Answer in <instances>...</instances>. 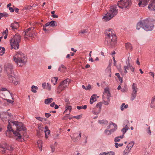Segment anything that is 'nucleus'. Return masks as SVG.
<instances>
[{
	"mask_svg": "<svg viewBox=\"0 0 155 155\" xmlns=\"http://www.w3.org/2000/svg\"><path fill=\"white\" fill-rule=\"evenodd\" d=\"M14 69V66L11 63H8L4 66L5 72L7 75L10 81L15 85H17L20 83V81L15 77Z\"/></svg>",
	"mask_w": 155,
	"mask_h": 155,
	"instance_id": "nucleus-1",
	"label": "nucleus"
},
{
	"mask_svg": "<svg viewBox=\"0 0 155 155\" xmlns=\"http://www.w3.org/2000/svg\"><path fill=\"white\" fill-rule=\"evenodd\" d=\"M21 127H17V129L15 131H14V130L12 129V127L11 125H8L7 127V130L5 132L6 135L7 137H10L11 136V132H13L14 135L17 137L16 138V140H19L21 139V131L22 130L25 131L26 130V128L22 126Z\"/></svg>",
	"mask_w": 155,
	"mask_h": 155,
	"instance_id": "nucleus-2",
	"label": "nucleus"
},
{
	"mask_svg": "<svg viewBox=\"0 0 155 155\" xmlns=\"http://www.w3.org/2000/svg\"><path fill=\"white\" fill-rule=\"evenodd\" d=\"M106 36L104 41L105 44L108 46L110 48L114 47L117 43L116 35L114 34H113L111 30L109 29Z\"/></svg>",
	"mask_w": 155,
	"mask_h": 155,
	"instance_id": "nucleus-3",
	"label": "nucleus"
},
{
	"mask_svg": "<svg viewBox=\"0 0 155 155\" xmlns=\"http://www.w3.org/2000/svg\"><path fill=\"white\" fill-rule=\"evenodd\" d=\"M26 58L25 54L21 51L16 53L13 57L14 61L19 67L22 66L25 64Z\"/></svg>",
	"mask_w": 155,
	"mask_h": 155,
	"instance_id": "nucleus-4",
	"label": "nucleus"
},
{
	"mask_svg": "<svg viewBox=\"0 0 155 155\" xmlns=\"http://www.w3.org/2000/svg\"><path fill=\"white\" fill-rule=\"evenodd\" d=\"M118 12L117 6L114 5L110 7V9L103 18L105 21H108L116 15Z\"/></svg>",
	"mask_w": 155,
	"mask_h": 155,
	"instance_id": "nucleus-5",
	"label": "nucleus"
},
{
	"mask_svg": "<svg viewBox=\"0 0 155 155\" xmlns=\"http://www.w3.org/2000/svg\"><path fill=\"white\" fill-rule=\"evenodd\" d=\"M21 40V36L18 33L14 35L10 40L11 49L14 48L15 50L19 49V43Z\"/></svg>",
	"mask_w": 155,
	"mask_h": 155,
	"instance_id": "nucleus-6",
	"label": "nucleus"
},
{
	"mask_svg": "<svg viewBox=\"0 0 155 155\" xmlns=\"http://www.w3.org/2000/svg\"><path fill=\"white\" fill-rule=\"evenodd\" d=\"M110 93L108 88H105L104 89V91L102 96V98L104 99V104L107 105L110 102Z\"/></svg>",
	"mask_w": 155,
	"mask_h": 155,
	"instance_id": "nucleus-7",
	"label": "nucleus"
},
{
	"mask_svg": "<svg viewBox=\"0 0 155 155\" xmlns=\"http://www.w3.org/2000/svg\"><path fill=\"white\" fill-rule=\"evenodd\" d=\"M142 23L143 25V29L146 31H151L153 30L154 25L148 19L143 20Z\"/></svg>",
	"mask_w": 155,
	"mask_h": 155,
	"instance_id": "nucleus-8",
	"label": "nucleus"
},
{
	"mask_svg": "<svg viewBox=\"0 0 155 155\" xmlns=\"http://www.w3.org/2000/svg\"><path fill=\"white\" fill-rule=\"evenodd\" d=\"M34 29V27H31L26 29L24 32V38L28 39V37H30L31 39H33L34 38V35H35Z\"/></svg>",
	"mask_w": 155,
	"mask_h": 155,
	"instance_id": "nucleus-9",
	"label": "nucleus"
},
{
	"mask_svg": "<svg viewBox=\"0 0 155 155\" xmlns=\"http://www.w3.org/2000/svg\"><path fill=\"white\" fill-rule=\"evenodd\" d=\"M131 0H120L117 3L118 6L121 9L127 8L131 5Z\"/></svg>",
	"mask_w": 155,
	"mask_h": 155,
	"instance_id": "nucleus-10",
	"label": "nucleus"
},
{
	"mask_svg": "<svg viewBox=\"0 0 155 155\" xmlns=\"http://www.w3.org/2000/svg\"><path fill=\"white\" fill-rule=\"evenodd\" d=\"M6 149L9 151H12L13 148L12 146L9 145L6 143L0 144V152L2 154L6 153Z\"/></svg>",
	"mask_w": 155,
	"mask_h": 155,
	"instance_id": "nucleus-11",
	"label": "nucleus"
},
{
	"mask_svg": "<svg viewBox=\"0 0 155 155\" xmlns=\"http://www.w3.org/2000/svg\"><path fill=\"white\" fill-rule=\"evenodd\" d=\"M132 92L131 94V100L133 101L137 96V92L138 90L137 84L135 83H133L132 85Z\"/></svg>",
	"mask_w": 155,
	"mask_h": 155,
	"instance_id": "nucleus-12",
	"label": "nucleus"
},
{
	"mask_svg": "<svg viewBox=\"0 0 155 155\" xmlns=\"http://www.w3.org/2000/svg\"><path fill=\"white\" fill-rule=\"evenodd\" d=\"M67 80L68 79H66L61 82L57 89L58 93H60L61 91L67 87L68 85Z\"/></svg>",
	"mask_w": 155,
	"mask_h": 155,
	"instance_id": "nucleus-13",
	"label": "nucleus"
},
{
	"mask_svg": "<svg viewBox=\"0 0 155 155\" xmlns=\"http://www.w3.org/2000/svg\"><path fill=\"white\" fill-rule=\"evenodd\" d=\"M102 103V102H99L97 103L95 107L93 108L92 112L93 114L97 115L99 114L101 110Z\"/></svg>",
	"mask_w": 155,
	"mask_h": 155,
	"instance_id": "nucleus-14",
	"label": "nucleus"
},
{
	"mask_svg": "<svg viewBox=\"0 0 155 155\" xmlns=\"http://www.w3.org/2000/svg\"><path fill=\"white\" fill-rule=\"evenodd\" d=\"M81 136V133L80 131H78V132L75 133L72 135L71 136V139L74 141L80 139Z\"/></svg>",
	"mask_w": 155,
	"mask_h": 155,
	"instance_id": "nucleus-15",
	"label": "nucleus"
},
{
	"mask_svg": "<svg viewBox=\"0 0 155 155\" xmlns=\"http://www.w3.org/2000/svg\"><path fill=\"white\" fill-rule=\"evenodd\" d=\"M138 2V4L139 7H144L146 6L148 3V0H137Z\"/></svg>",
	"mask_w": 155,
	"mask_h": 155,
	"instance_id": "nucleus-16",
	"label": "nucleus"
},
{
	"mask_svg": "<svg viewBox=\"0 0 155 155\" xmlns=\"http://www.w3.org/2000/svg\"><path fill=\"white\" fill-rule=\"evenodd\" d=\"M8 125H11L10 124L11 123H12L14 125H15L16 126H17V127H21V126H24L21 123L18 122V121H12V120H8Z\"/></svg>",
	"mask_w": 155,
	"mask_h": 155,
	"instance_id": "nucleus-17",
	"label": "nucleus"
},
{
	"mask_svg": "<svg viewBox=\"0 0 155 155\" xmlns=\"http://www.w3.org/2000/svg\"><path fill=\"white\" fill-rule=\"evenodd\" d=\"M148 8L149 9L155 11V0H151Z\"/></svg>",
	"mask_w": 155,
	"mask_h": 155,
	"instance_id": "nucleus-18",
	"label": "nucleus"
},
{
	"mask_svg": "<svg viewBox=\"0 0 155 155\" xmlns=\"http://www.w3.org/2000/svg\"><path fill=\"white\" fill-rule=\"evenodd\" d=\"M12 29L15 31L19 27V24L18 22L14 21V23H12L10 25Z\"/></svg>",
	"mask_w": 155,
	"mask_h": 155,
	"instance_id": "nucleus-19",
	"label": "nucleus"
},
{
	"mask_svg": "<svg viewBox=\"0 0 155 155\" xmlns=\"http://www.w3.org/2000/svg\"><path fill=\"white\" fill-rule=\"evenodd\" d=\"M97 95L96 94H93L90 99V102L91 104H92L93 103L96 101L97 99L96 98Z\"/></svg>",
	"mask_w": 155,
	"mask_h": 155,
	"instance_id": "nucleus-20",
	"label": "nucleus"
},
{
	"mask_svg": "<svg viewBox=\"0 0 155 155\" xmlns=\"http://www.w3.org/2000/svg\"><path fill=\"white\" fill-rule=\"evenodd\" d=\"M45 137L47 138L48 135L50 134V131L49 130L47 126H45Z\"/></svg>",
	"mask_w": 155,
	"mask_h": 155,
	"instance_id": "nucleus-21",
	"label": "nucleus"
},
{
	"mask_svg": "<svg viewBox=\"0 0 155 155\" xmlns=\"http://www.w3.org/2000/svg\"><path fill=\"white\" fill-rule=\"evenodd\" d=\"M150 107L152 108H155V95L152 97L150 104Z\"/></svg>",
	"mask_w": 155,
	"mask_h": 155,
	"instance_id": "nucleus-22",
	"label": "nucleus"
},
{
	"mask_svg": "<svg viewBox=\"0 0 155 155\" xmlns=\"http://www.w3.org/2000/svg\"><path fill=\"white\" fill-rule=\"evenodd\" d=\"M134 141H132L128 143L126 147V148L128 149V150H130L133 146L134 145Z\"/></svg>",
	"mask_w": 155,
	"mask_h": 155,
	"instance_id": "nucleus-23",
	"label": "nucleus"
},
{
	"mask_svg": "<svg viewBox=\"0 0 155 155\" xmlns=\"http://www.w3.org/2000/svg\"><path fill=\"white\" fill-rule=\"evenodd\" d=\"M67 69V68L63 64H61L59 67L58 71L61 72H64Z\"/></svg>",
	"mask_w": 155,
	"mask_h": 155,
	"instance_id": "nucleus-24",
	"label": "nucleus"
},
{
	"mask_svg": "<svg viewBox=\"0 0 155 155\" xmlns=\"http://www.w3.org/2000/svg\"><path fill=\"white\" fill-rule=\"evenodd\" d=\"M129 122L128 120H125L124 121L123 124V126L125 127L124 128H125L126 129L128 130L129 129V127H128V124Z\"/></svg>",
	"mask_w": 155,
	"mask_h": 155,
	"instance_id": "nucleus-25",
	"label": "nucleus"
},
{
	"mask_svg": "<svg viewBox=\"0 0 155 155\" xmlns=\"http://www.w3.org/2000/svg\"><path fill=\"white\" fill-rule=\"evenodd\" d=\"M37 143L38 147L40 149V151H42V141L41 140H38L37 142Z\"/></svg>",
	"mask_w": 155,
	"mask_h": 155,
	"instance_id": "nucleus-26",
	"label": "nucleus"
},
{
	"mask_svg": "<svg viewBox=\"0 0 155 155\" xmlns=\"http://www.w3.org/2000/svg\"><path fill=\"white\" fill-rule=\"evenodd\" d=\"M142 21H141L139 22L137 24V29L138 30H139L140 28L141 27L143 28V24L142 23Z\"/></svg>",
	"mask_w": 155,
	"mask_h": 155,
	"instance_id": "nucleus-27",
	"label": "nucleus"
},
{
	"mask_svg": "<svg viewBox=\"0 0 155 155\" xmlns=\"http://www.w3.org/2000/svg\"><path fill=\"white\" fill-rule=\"evenodd\" d=\"M128 107V104H125V103H123L120 106V109L122 111H123L124 109L127 108Z\"/></svg>",
	"mask_w": 155,
	"mask_h": 155,
	"instance_id": "nucleus-28",
	"label": "nucleus"
},
{
	"mask_svg": "<svg viewBox=\"0 0 155 155\" xmlns=\"http://www.w3.org/2000/svg\"><path fill=\"white\" fill-rule=\"evenodd\" d=\"M111 123L112 124V125L114 126V128L112 129H111L110 130V133H111V134L112 133L114 132L116 130V129H117V125L116 124H114V123Z\"/></svg>",
	"mask_w": 155,
	"mask_h": 155,
	"instance_id": "nucleus-29",
	"label": "nucleus"
},
{
	"mask_svg": "<svg viewBox=\"0 0 155 155\" xmlns=\"http://www.w3.org/2000/svg\"><path fill=\"white\" fill-rule=\"evenodd\" d=\"M53 101V99L52 98H50L45 99V103L48 104L50 103H51Z\"/></svg>",
	"mask_w": 155,
	"mask_h": 155,
	"instance_id": "nucleus-30",
	"label": "nucleus"
},
{
	"mask_svg": "<svg viewBox=\"0 0 155 155\" xmlns=\"http://www.w3.org/2000/svg\"><path fill=\"white\" fill-rule=\"evenodd\" d=\"M127 66H124V72L125 74H126L127 73V69H128L129 68H130L131 65L130 64H127Z\"/></svg>",
	"mask_w": 155,
	"mask_h": 155,
	"instance_id": "nucleus-31",
	"label": "nucleus"
},
{
	"mask_svg": "<svg viewBox=\"0 0 155 155\" xmlns=\"http://www.w3.org/2000/svg\"><path fill=\"white\" fill-rule=\"evenodd\" d=\"M31 88V91L34 93H36L37 92L36 90H38V89L37 86L34 85L32 86Z\"/></svg>",
	"mask_w": 155,
	"mask_h": 155,
	"instance_id": "nucleus-32",
	"label": "nucleus"
},
{
	"mask_svg": "<svg viewBox=\"0 0 155 155\" xmlns=\"http://www.w3.org/2000/svg\"><path fill=\"white\" fill-rule=\"evenodd\" d=\"M50 26L52 27L56 26L57 25V22L54 21H52L50 22Z\"/></svg>",
	"mask_w": 155,
	"mask_h": 155,
	"instance_id": "nucleus-33",
	"label": "nucleus"
},
{
	"mask_svg": "<svg viewBox=\"0 0 155 155\" xmlns=\"http://www.w3.org/2000/svg\"><path fill=\"white\" fill-rule=\"evenodd\" d=\"M125 47L127 49L131 50L132 49L131 45L129 43H127L126 44Z\"/></svg>",
	"mask_w": 155,
	"mask_h": 155,
	"instance_id": "nucleus-34",
	"label": "nucleus"
},
{
	"mask_svg": "<svg viewBox=\"0 0 155 155\" xmlns=\"http://www.w3.org/2000/svg\"><path fill=\"white\" fill-rule=\"evenodd\" d=\"M58 78L55 77L52 78L51 79V82L53 84L55 85L57 82Z\"/></svg>",
	"mask_w": 155,
	"mask_h": 155,
	"instance_id": "nucleus-35",
	"label": "nucleus"
},
{
	"mask_svg": "<svg viewBox=\"0 0 155 155\" xmlns=\"http://www.w3.org/2000/svg\"><path fill=\"white\" fill-rule=\"evenodd\" d=\"M99 123L100 124H108V121L106 120H99L98 121Z\"/></svg>",
	"mask_w": 155,
	"mask_h": 155,
	"instance_id": "nucleus-36",
	"label": "nucleus"
},
{
	"mask_svg": "<svg viewBox=\"0 0 155 155\" xmlns=\"http://www.w3.org/2000/svg\"><path fill=\"white\" fill-rule=\"evenodd\" d=\"M115 75L117 76L119 80L120 81V83L121 84L123 83L122 78H121L120 76V74L119 73H116L115 74Z\"/></svg>",
	"mask_w": 155,
	"mask_h": 155,
	"instance_id": "nucleus-37",
	"label": "nucleus"
},
{
	"mask_svg": "<svg viewBox=\"0 0 155 155\" xmlns=\"http://www.w3.org/2000/svg\"><path fill=\"white\" fill-rule=\"evenodd\" d=\"M77 107L78 110H80L81 109L85 110L87 109V106L86 105H84V106H78Z\"/></svg>",
	"mask_w": 155,
	"mask_h": 155,
	"instance_id": "nucleus-38",
	"label": "nucleus"
},
{
	"mask_svg": "<svg viewBox=\"0 0 155 155\" xmlns=\"http://www.w3.org/2000/svg\"><path fill=\"white\" fill-rule=\"evenodd\" d=\"M87 29H83L79 31V33L82 34H84V33H87Z\"/></svg>",
	"mask_w": 155,
	"mask_h": 155,
	"instance_id": "nucleus-39",
	"label": "nucleus"
},
{
	"mask_svg": "<svg viewBox=\"0 0 155 155\" xmlns=\"http://www.w3.org/2000/svg\"><path fill=\"white\" fill-rule=\"evenodd\" d=\"M81 117H82V115H79L73 116L72 118L69 117L68 118V119H71L72 118H75L77 119H79L81 118Z\"/></svg>",
	"mask_w": 155,
	"mask_h": 155,
	"instance_id": "nucleus-40",
	"label": "nucleus"
},
{
	"mask_svg": "<svg viewBox=\"0 0 155 155\" xmlns=\"http://www.w3.org/2000/svg\"><path fill=\"white\" fill-rule=\"evenodd\" d=\"M118 69L120 74L122 76H124V74L125 73L124 72V71H123V70L121 69V68H118Z\"/></svg>",
	"mask_w": 155,
	"mask_h": 155,
	"instance_id": "nucleus-41",
	"label": "nucleus"
},
{
	"mask_svg": "<svg viewBox=\"0 0 155 155\" xmlns=\"http://www.w3.org/2000/svg\"><path fill=\"white\" fill-rule=\"evenodd\" d=\"M5 49L4 47H2V49L0 51V55L2 56L5 53Z\"/></svg>",
	"mask_w": 155,
	"mask_h": 155,
	"instance_id": "nucleus-42",
	"label": "nucleus"
},
{
	"mask_svg": "<svg viewBox=\"0 0 155 155\" xmlns=\"http://www.w3.org/2000/svg\"><path fill=\"white\" fill-rule=\"evenodd\" d=\"M130 150H128V149H127V150H125L123 154L124 155H127L130 152Z\"/></svg>",
	"mask_w": 155,
	"mask_h": 155,
	"instance_id": "nucleus-43",
	"label": "nucleus"
},
{
	"mask_svg": "<svg viewBox=\"0 0 155 155\" xmlns=\"http://www.w3.org/2000/svg\"><path fill=\"white\" fill-rule=\"evenodd\" d=\"M106 71L107 73H110V66H108L106 70Z\"/></svg>",
	"mask_w": 155,
	"mask_h": 155,
	"instance_id": "nucleus-44",
	"label": "nucleus"
},
{
	"mask_svg": "<svg viewBox=\"0 0 155 155\" xmlns=\"http://www.w3.org/2000/svg\"><path fill=\"white\" fill-rule=\"evenodd\" d=\"M107 155H115V153L114 152L112 151H110L107 152Z\"/></svg>",
	"mask_w": 155,
	"mask_h": 155,
	"instance_id": "nucleus-45",
	"label": "nucleus"
},
{
	"mask_svg": "<svg viewBox=\"0 0 155 155\" xmlns=\"http://www.w3.org/2000/svg\"><path fill=\"white\" fill-rule=\"evenodd\" d=\"M104 133L107 135H109L111 134V133H110V130H108L107 129L105 130H104Z\"/></svg>",
	"mask_w": 155,
	"mask_h": 155,
	"instance_id": "nucleus-46",
	"label": "nucleus"
},
{
	"mask_svg": "<svg viewBox=\"0 0 155 155\" xmlns=\"http://www.w3.org/2000/svg\"><path fill=\"white\" fill-rule=\"evenodd\" d=\"M1 15L2 17H6L8 15V14L6 13L5 12H4L3 13H1Z\"/></svg>",
	"mask_w": 155,
	"mask_h": 155,
	"instance_id": "nucleus-47",
	"label": "nucleus"
},
{
	"mask_svg": "<svg viewBox=\"0 0 155 155\" xmlns=\"http://www.w3.org/2000/svg\"><path fill=\"white\" fill-rule=\"evenodd\" d=\"M120 140V139L118 137H118H115V138L114 139V141L115 142H118Z\"/></svg>",
	"mask_w": 155,
	"mask_h": 155,
	"instance_id": "nucleus-48",
	"label": "nucleus"
},
{
	"mask_svg": "<svg viewBox=\"0 0 155 155\" xmlns=\"http://www.w3.org/2000/svg\"><path fill=\"white\" fill-rule=\"evenodd\" d=\"M128 130L126 129L125 128H123L121 129V131L123 133V134L124 135V134Z\"/></svg>",
	"mask_w": 155,
	"mask_h": 155,
	"instance_id": "nucleus-49",
	"label": "nucleus"
},
{
	"mask_svg": "<svg viewBox=\"0 0 155 155\" xmlns=\"http://www.w3.org/2000/svg\"><path fill=\"white\" fill-rule=\"evenodd\" d=\"M68 119V115L67 114L63 117L62 118V120H66Z\"/></svg>",
	"mask_w": 155,
	"mask_h": 155,
	"instance_id": "nucleus-50",
	"label": "nucleus"
},
{
	"mask_svg": "<svg viewBox=\"0 0 155 155\" xmlns=\"http://www.w3.org/2000/svg\"><path fill=\"white\" fill-rule=\"evenodd\" d=\"M47 89L48 90L50 91L51 90V86L50 84L47 83Z\"/></svg>",
	"mask_w": 155,
	"mask_h": 155,
	"instance_id": "nucleus-51",
	"label": "nucleus"
},
{
	"mask_svg": "<svg viewBox=\"0 0 155 155\" xmlns=\"http://www.w3.org/2000/svg\"><path fill=\"white\" fill-rule=\"evenodd\" d=\"M75 52H71L70 53V54H68V58H70L71 56H73L74 55V53Z\"/></svg>",
	"mask_w": 155,
	"mask_h": 155,
	"instance_id": "nucleus-52",
	"label": "nucleus"
},
{
	"mask_svg": "<svg viewBox=\"0 0 155 155\" xmlns=\"http://www.w3.org/2000/svg\"><path fill=\"white\" fill-rule=\"evenodd\" d=\"M5 113H6V114H7V115L11 118H14V116L13 115H12L11 114H10L8 112H7V113L5 112Z\"/></svg>",
	"mask_w": 155,
	"mask_h": 155,
	"instance_id": "nucleus-53",
	"label": "nucleus"
},
{
	"mask_svg": "<svg viewBox=\"0 0 155 155\" xmlns=\"http://www.w3.org/2000/svg\"><path fill=\"white\" fill-rule=\"evenodd\" d=\"M51 151L52 152H53L55 150V147L53 145H51Z\"/></svg>",
	"mask_w": 155,
	"mask_h": 155,
	"instance_id": "nucleus-54",
	"label": "nucleus"
},
{
	"mask_svg": "<svg viewBox=\"0 0 155 155\" xmlns=\"http://www.w3.org/2000/svg\"><path fill=\"white\" fill-rule=\"evenodd\" d=\"M43 30H44V31H45V32L46 33H48L49 32V31L48 30H47L46 29V28H45L46 27L43 26Z\"/></svg>",
	"mask_w": 155,
	"mask_h": 155,
	"instance_id": "nucleus-55",
	"label": "nucleus"
},
{
	"mask_svg": "<svg viewBox=\"0 0 155 155\" xmlns=\"http://www.w3.org/2000/svg\"><path fill=\"white\" fill-rule=\"evenodd\" d=\"M41 120H40V121L42 122H45L47 120V119L45 118H42Z\"/></svg>",
	"mask_w": 155,
	"mask_h": 155,
	"instance_id": "nucleus-56",
	"label": "nucleus"
},
{
	"mask_svg": "<svg viewBox=\"0 0 155 155\" xmlns=\"http://www.w3.org/2000/svg\"><path fill=\"white\" fill-rule=\"evenodd\" d=\"M45 116L47 118H48L51 116V114L48 113H46L45 114Z\"/></svg>",
	"mask_w": 155,
	"mask_h": 155,
	"instance_id": "nucleus-57",
	"label": "nucleus"
},
{
	"mask_svg": "<svg viewBox=\"0 0 155 155\" xmlns=\"http://www.w3.org/2000/svg\"><path fill=\"white\" fill-rule=\"evenodd\" d=\"M130 70L133 72H134V69L135 68H133L132 65H131V66L130 68Z\"/></svg>",
	"mask_w": 155,
	"mask_h": 155,
	"instance_id": "nucleus-58",
	"label": "nucleus"
},
{
	"mask_svg": "<svg viewBox=\"0 0 155 155\" xmlns=\"http://www.w3.org/2000/svg\"><path fill=\"white\" fill-rule=\"evenodd\" d=\"M6 100L9 103H10L11 104H12L14 102L13 101H12L11 100H9V99H6Z\"/></svg>",
	"mask_w": 155,
	"mask_h": 155,
	"instance_id": "nucleus-59",
	"label": "nucleus"
},
{
	"mask_svg": "<svg viewBox=\"0 0 155 155\" xmlns=\"http://www.w3.org/2000/svg\"><path fill=\"white\" fill-rule=\"evenodd\" d=\"M9 10H10V12H13L14 11V9L12 7H9Z\"/></svg>",
	"mask_w": 155,
	"mask_h": 155,
	"instance_id": "nucleus-60",
	"label": "nucleus"
},
{
	"mask_svg": "<svg viewBox=\"0 0 155 155\" xmlns=\"http://www.w3.org/2000/svg\"><path fill=\"white\" fill-rule=\"evenodd\" d=\"M112 122H110V124H109V125H108L107 127V129H109L110 127H111V126L112 125V124L111 123H112Z\"/></svg>",
	"mask_w": 155,
	"mask_h": 155,
	"instance_id": "nucleus-61",
	"label": "nucleus"
},
{
	"mask_svg": "<svg viewBox=\"0 0 155 155\" xmlns=\"http://www.w3.org/2000/svg\"><path fill=\"white\" fill-rule=\"evenodd\" d=\"M71 50L72 51L74 52H76L77 51V50L76 49H74L73 48H71Z\"/></svg>",
	"mask_w": 155,
	"mask_h": 155,
	"instance_id": "nucleus-62",
	"label": "nucleus"
},
{
	"mask_svg": "<svg viewBox=\"0 0 155 155\" xmlns=\"http://www.w3.org/2000/svg\"><path fill=\"white\" fill-rule=\"evenodd\" d=\"M59 134H56L55 136L54 137V138L55 139H57L58 138Z\"/></svg>",
	"mask_w": 155,
	"mask_h": 155,
	"instance_id": "nucleus-63",
	"label": "nucleus"
},
{
	"mask_svg": "<svg viewBox=\"0 0 155 155\" xmlns=\"http://www.w3.org/2000/svg\"><path fill=\"white\" fill-rule=\"evenodd\" d=\"M107 155V152H104L100 153L99 155Z\"/></svg>",
	"mask_w": 155,
	"mask_h": 155,
	"instance_id": "nucleus-64",
	"label": "nucleus"
}]
</instances>
